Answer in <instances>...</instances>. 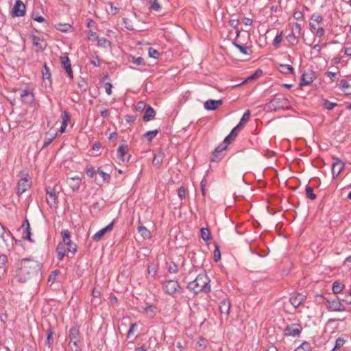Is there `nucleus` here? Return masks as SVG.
I'll return each instance as SVG.
<instances>
[{"label":"nucleus","mask_w":351,"mask_h":351,"mask_svg":"<svg viewBox=\"0 0 351 351\" xmlns=\"http://www.w3.org/2000/svg\"><path fill=\"white\" fill-rule=\"evenodd\" d=\"M301 30H302L301 24H300L298 23H295L292 25L291 32H295V34H300Z\"/></svg>","instance_id":"52"},{"label":"nucleus","mask_w":351,"mask_h":351,"mask_svg":"<svg viewBox=\"0 0 351 351\" xmlns=\"http://www.w3.org/2000/svg\"><path fill=\"white\" fill-rule=\"evenodd\" d=\"M25 14V5L21 0H17L12 8L13 17H21Z\"/></svg>","instance_id":"9"},{"label":"nucleus","mask_w":351,"mask_h":351,"mask_svg":"<svg viewBox=\"0 0 351 351\" xmlns=\"http://www.w3.org/2000/svg\"><path fill=\"white\" fill-rule=\"evenodd\" d=\"M223 104L222 99H208L205 101L204 106L207 110H215Z\"/></svg>","instance_id":"14"},{"label":"nucleus","mask_w":351,"mask_h":351,"mask_svg":"<svg viewBox=\"0 0 351 351\" xmlns=\"http://www.w3.org/2000/svg\"><path fill=\"white\" fill-rule=\"evenodd\" d=\"M295 351H311V346L309 343L305 341L299 346Z\"/></svg>","instance_id":"40"},{"label":"nucleus","mask_w":351,"mask_h":351,"mask_svg":"<svg viewBox=\"0 0 351 351\" xmlns=\"http://www.w3.org/2000/svg\"><path fill=\"white\" fill-rule=\"evenodd\" d=\"M56 29L62 32H71L73 27L71 25L65 23V24H58L56 26Z\"/></svg>","instance_id":"31"},{"label":"nucleus","mask_w":351,"mask_h":351,"mask_svg":"<svg viewBox=\"0 0 351 351\" xmlns=\"http://www.w3.org/2000/svg\"><path fill=\"white\" fill-rule=\"evenodd\" d=\"M239 23V21L238 19H230L229 21L230 25L233 27L234 29L238 28V25Z\"/></svg>","instance_id":"64"},{"label":"nucleus","mask_w":351,"mask_h":351,"mask_svg":"<svg viewBox=\"0 0 351 351\" xmlns=\"http://www.w3.org/2000/svg\"><path fill=\"white\" fill-rule=\"evenodd\" d=\"M63 244L67 246L68 252L74 254L77 251V245L71 239V234L68 230H63L61 232Z\"/></svg>","instance_id":"5"},{"label":"nucleus","mask_w":351,"mask_h":351,"mask_svg":"<svg viewBox=\"0 0 351 351\" xmlns=\"http://www.w3.org/2000/svg\"><path fill=\"white\" fill-rule=\"evenodd\" d=\"M138 226L137 227V230L138 233L143 237V239H147L151 237V232L149 230H147L144 226L142 225L141 220L139 219Z\"/></svg>","instance_id":"24"},{"label":"nucleus","mask_w":351,"mask_h":351,"mask_svg":"<svg viewBox=\"0 0 351 351\" xmlns=\"http://www.w3.org/2000/svg\"><path fill=\"white\" fill-rule=\"evenodd\" d=\"M60 62L62 66L64 68L66 72L69 75V77L71 79H73V71L69 58L67 56H61Z\"/></svg>","instance_id":"17"},{"label":"nucleus","mask_w":351,"mask_h":351,"mask_svg":"<svg viewBox=\"0 0 351 351\" xmlns=\"http://www.w3.org/2000/svg\"><path fill=\"white\" fill-rule=\"evenodd\" d=\"M302 327L298 324H292L287 325L284 329L285 336L299 337L302 332Z\"/></svg>","instance_id":"6"},{"label":"nucleus","mask_w":351,"mask_h":351,"mask_svg":"<svg viewBox=\"0 0 351 351\" xmlns=\"http://www.w3.org/2000/svg\"><path fill=\"white\" fill-rule=\"evenodd\" d=\"M230 143V141H226V138H224L223 143L218 145L213 152V156L210 159L211 161L218 162L221 159L219 157V154L227 148Z\"/></svg>","instance_id":"11"},{"label":"nucleus","mask_w":351,"mask_h":351,"mask_svg":"<svg viewBox=\"0 0 351 351\" xmlns=\"http://www.w3.org/2000/svg\"><path fill=\"white\" fill-rule=\"evenodd\" d=\"M314 80L313 73L312 72H304L302 76L300 82V86H304L311 84Z\"/></svg>","instance_id":"19"},{"label":"nucleus","mask_w":351,"mask_h":351,"mask_svg":"<svg viewBox=\"0 0 351 351\" xmlns=\"http://www.w3.org/2000/svg\"><path fill=\"white\" fill-rule=\"evenodd\" d=\"M178 271V266L174 263H171L168 268V271L171 274H176Z\"/></svg>","instance_id":"62"},{"label":"nucleus","mask_w":351,"mask_h":351,"mask_svg":"<svg viewBox=\"0 0 351 351\" xmlns=\"http://www.w3.org/2000/svg\"><path fill=\"white\" fill-rule=\"evenodd\" d=\"M311 19L317 23H320L323 21L322 16L318 14H313Z\"/></svg>","instance_id":"60"},{"label":"nucleus","mask_w":351,"mask_h":351,"mask_svg":"<svg viewBox=\"0 0 351 351\" xmlns=\"http://www.w3.org/2000/svg\"><path fill=\"white\" fill-rule=\"evenodd\" d=\"M145 312L150 316L155 315V307L152 305L147 306L143 308Z\"/></svg>","instance_id":"51"},{"label":"nucleus","mask_w":351,"mask_h":351,"mask_svg":"<svg viewBox=\"0 0 351 351\" xmlns=\"http://www.w3.org/2000/svg\"><path fill=\"white\" fill-rule=\"evenodd\" d=\"M282 36H283V33L282 32H280L275 37L274 41H273V45L275 46V47H278L280 43L282 42Z\"/></svg>","instance_id":"44"},{"label":"nucleus","mask_w":351,"mask_h":351,"mask_svg":"<svg viewBox=\"0 0 351 351\" xmlns=\"http://www.w3.org/2000/svg\"><path fill=\"white\" fill-rule=\"evenodd\" d=\"M332 167V177L336 178L344 169V163L338 158H333Z\"/></svg>","instance_id":"10"},{"label":"nucleus","mask_w":351,"mask_h":351,"mask_svg":"<svg viewBox=\"0 0 351 351\" xmlns=\"http://www.w3.org/2000/svg\"><path fill=\"white\" fill-rule=\"evenodd\" d=\"M57 258L62 260L66 255L65 246L63 243H59L56 247Z\"/></svg>","instance_id":"28"},{"label":"nucleus","mask_w":351,"mask_h":351,"mask_svg":"<svg viewBox=\"0 0 351 351\" xmlns=\"http://www.w3.org/2000/svg\"><path fill=\"white\" fill-rule=\"evenodd\" d=\"M47 202L48 204L51 207L56 204L57 197L55 193V189L51 187L47 189Z\"/></svg>","instance_id":"18"},{"label":"nucleus","mask_w":351,"mask_h":351,"mask_svg":"<svg viewBox=\"0 0 351 351\" xmlns=\"http://www.w3.org/2000/svg\"><path fill=\"white\" fill-rule=\"evenodd\" d=\"M219 311L221 315H225L227 317L230 313L231 302L228 298H224L219 303Z\"/></svg>","instance_id":"13"},{"label":"nucleus","mask_w":351,"mask_h":351,"mask_svg":"<svg viewBox=\"0 0 351 351\" xmlns=\"http://www.w3.org/2000/svg\"><path fill=\"white\" fill-rule=\"evenodd\" d=\"M178 195L180 199H184L186 197V190L184 186H180L178 189Z\"/></svg>","instance_id":"55"},{"label":"nucleus","mask_w":351,"mask_h":351,"mask_svg":"<svg viewBox=\"0 0 351 351\" xmlns=\"http://www.w3.org/2000/svg\"><path fill=\"white\" fill-rule=\"evenodd\" d=\"M106 232H107L104 230V228L101 229L93 236V240L95 241H99L104 237Z\"/></svg>","instance_id":"42"},{"label":"nucleus","mask_w":351,"mask_h":351,"mask_svg":"<svg viewBox=\"0 0 351 351\" xmlns=\"http://www.w3.org/2000/svg\"><path fill=\"white\" fill-rule=\"evenodd\" d=\"M239 134V132H237V130H234V128H233L232 130V131L230 132V133L225 138H226V141H230V143L233 141L236 136L238 135Z\"/></svg>","instance_id":"45"},{"label":"nucleus","mask_w":351,"mask_h":351,"mask_svg":"<svg viewBox=\"0 0 351 351\" xmlns=\"http://www.w3.org/2000/svg\"><path fill=\"white\" fill-rule=\"evenodd\" d=\"M164 157H165V154L163 152H160L157 153L156 154H155V156L153 158L152 163L154 165H158L161 164L163 161Z\"/></svg>","instance_id":"30"},{"label":"nucleus","mask_w":351,"mask_h":351,"mask_svg":"<svg viewBox=\"0 0 351 351\" xmlns=\"http://www.w3.org/2000/svg\"><path fill=\"white\" fill-rule=\"evenodd\" d=\"M161 7L158 1V0H153L150 6V9L152 10L158 12L160 10Z\"/></svg>","instance_id":"54"},{"label":"nucleus","mask_w":351,"mask_h":351,"mask_svg":"<svg viewBox=\"0 0 351 351\" xmlns=\"http://www.w3.org/2000/svg\"><path fill=\"white\" fill-rule=\"evenodd\" d=\"M232 45L237 47L241 53H242L243 54H245V55H250L252 53V50L245 46V45H240L239 43H237L235 40L232 41Z\"/></svg>","instance_id":"27"},{"label":"nucleus","mask_w":351,"mask_h":351,"mask_svg":"<svg viewBox=\"0 0 351 351\" xmlns=\"http://www.w3.org/2000/svg\"><path fill=\"white\" fill-rule=\"evenodd\" d=\"M20 97L23 102L29 105H32L35 99L34 95L32 91L27 89L22 90Z\"/></svg>","instance_id":"12"},{"label":"nucleus","mask_w":351,"mask_h":351,"mask_svg":"<svg viewBox=\"0 0 351 351\" xmlns=\"http://www.w3.org/2000/svg\"><path fill=\"white\" fill-rule=\"evenodd\" d=\"M61 118H62V124L60 126V132L61 133H63L65 132L66 128L67 127V125H68V122L70 119L69 113L68 112H66V110H64L62 112Z\"/></svg>","instance_id":"23"},{"label":"nucleus","mask_w":351,"mask_h":351,"mask_svg":"<svg viewBox=\"0 0 351 351\" xmlns=\"http://www.w3.org/2000/svg\"><path fill=\"white\" fill-rule=\"evenodd\" d=\"M250 111L249 110H247L243 113V114L240 120V122H241L242 123L247 122L250 119Z\"/></svg>","instance_id":"58"},{"label":"nucleus","mask_w":351,"mask_h":351,"mask_svg":"<svg viewBox=\"0 0 351 351\" xmlns=\"http://www.w3.org/2000/svg\"><path fill=\"white\" fill-rule=\"evenodd\" d=\"M263 74V71L261 70V69H258L254 74L251 75L250 77H248L245 82H248V81H250V80H252L255 78H258L259 77H261Z\"/></svg>","instance_id":"50"},{"label":"nucleus","mask_w":351,"mask_h":351,"mask_svg":"<svg viewBox=\"0 0 351 351\" xmlns=\"http://www.w3.org/2000/svg\"><path fill=\"white\" fill-rule=\"evenodd\" d=\"M42 264L32 258H23L17 264L15 278L19 282H25L41 269Z\"/></svg>","instance_id":"1"},{"label":"nucleus","mask_w":351,"mask_h":351,"mask_svg":"<svg viewBox=\"0 0 351 351\" xmlns=\"http://www.w3.org/2000/svg\"><path fill=\"white\" fill-rule=\"evenodd\" d=\"M98 173L102 177L104 182H109L110 179V174L104 172L100 169H98Z\"/></svg>","instance_id":"53"},{"label":"nucleus","mask_w":351,"mask_h":351,"mask_svg":"<svg viewBox=\"0 0 351 351\" xmlns=\"http://www.w3.org/2000/svg\"><path fill=\"white\" fill-rule=\"evenodd\" d=\"M146 108V104L145 101H141L137 103L136 106V110L138 112H141Z\"/></svg>","instance_id":"57"},{"label":"nucleus","mask_w":351,"mask_h":351,"mask_svg":"<svg viewBox=\"0 0 351 351\" xmlns=\"http://www.w3.org/2000/svg\"><path fill=\"white\" fill-rule=\"evenodd\" d=\"M214 259L216 262L221 259V252L219 247L217 245L214 250Z\"/></svg>","instance_id":"59"},{"label":"nucleus","mask_w":351,"mask_h":351,"mask_svg":"<svg viewBox=\"0 0 351 351\" xmlns=\"http://www.w3.org/2000/svg\"><path fill=\"white\" fill-rule=\"evenodd\" d=\"M66 183L73 191H77L81 185V179L79 176H74L66 180Z\"/></svg>","instance_id":"16"},{"label":"nucleus","mask_w":351,"mask_h":351,"mask_svg":"<svg viewBox=\"0 0 351 351\" xmlns=\"http://www.w3.org/2000/svg\"><path fill=\"white\" fill-rule=\"evenodd\" d=\"M290 107L289 100L280 95H275L274 97L265 105L264 110L268 112H276L279 110L288 109Z\"/></svg>","instance_id":"3"},{"label":"nucleus","mask_w":351,"mask_h":351,"mask_svg":"<svg viewBox=\"0 0 351 351\" xmlns=\"http://www.w3.org/2000/svg\"><path fill=\"white\" fill-rule=\"evenodd\" d=\"M32 19L38 23H43L45 21V18L40 15L38 12H33L32 14Z\"/></svg>","instance_id":"46"},{"label":"nucleus","mask_w":351,"mask_h":351,"mask_svg":"<svg viewBox=\"0 0 351 351\" xmlns=\"http://www.w3.org/2000/svg\"><path fill=\"white\" fill-rule=\"evenodd\" d=\"M324 29L322 27H317L316 31L314 32L315 36L319 38H322L324 35Z\"/></svg>","instance_id":"61"},{"label":"nucleus","mask_w":351,"mask_h":351,"mask_svg":"<svg viewBox=\"0 0 351 351\" xmlns=\"http://www.w3.org/2000/svg\"><path fill=\"white\" fill-rule=\"evenodd\" d=\"M209 282L210 280L207 275L206 274H200L194 280L189 283L187 287L195 294L201 292L208 293L210 291Z\"/></svg>","instance_id":"2"},{"label":"nucleus","mask_w":351,"mask_h":351,"mask_svg":"<svg viewBox=\"0 0 351 351\" xmlns=\"http://www.w3.org/2000/svg\"><path fill=\"white\" fill-rule=\"evenodd\" d=\"M128 152V148L127 145H121L118 147V157L121 161L124 162L129 160L130 156L127 157Z\"/></svg>","instance_id":"21"},{"label":"nucleus","mask_w":351,"mask_h":351,"mask_svg":"<svg viewBox=\"0 0 351 351\" xmlns=\"http://www.w3.org/2000/svg\"><path fill=\"white\" fill-rule=\"evenodd\" d=\"M86 173L90 178H93L95 173H96V171L95 168L92 165H87L86 167Z\"/></svg>","instance_id":"48"},{"label":"nucleus","mask_w":351,"mask_h":351,"mask_svg":"<svg viewBox=\"0 0 351 351\" xmlns=\"http://www.w3.org/2000/svg\"><path fill=\"white\" fill-rule=\"evenodd\" d=\"M79 329L77 327H73L69 330V339L70 340L79 339Z\"/></svg>","instance_id":"33"},{"label":"nucleus","mask_w":351,"mask_h":351,"mask_svg":"<svg viewBox=\"0 0 351 351\" xmlns=\"http://www.w3.org/2000/svg\"><path fill=\"white\" fill-rule=\"evenodd\" d=\"M156 116V112L154 108L149 106L145 108V111L144 115L143 117V120L145 122H148L151 120H153Z\"/></svg>","instance_id":"22"},{"label":"nucleus","mask_w":351,"mask_h":351,"mask_svg":"<svg viewBox=\"0 0 351 351\" xmlns=\"http://www.w3.org/2000/svg\"><path fill=\"white\" fill-rule=\"evenodd\" d=\"M70 348L72 351H82L80 339L70 340Z\"/></svg>","instance_id":"32"},{"label":"nucleus","mask_w":351,"mask_h":351,"mask_svg":"<svg viewBox=\"0 0 351 351\" xmlns=\"http://www.w3.org/2000/svg\"><path fill=\"white\" fill-rule=\"evenodd\" d=\"M278 71L285 75L294 74V69L290 64H280L278 66Z\"/></svg>","instance_id":"26"},{"label":"nucleus","mask_w":351,"mask_h":351,"mask_svg":"<svg viewBox=\"0 0 351 351\" xmlns=\"http://www.w3.org/2000/svg\"><path fill=\"white\" fill-rule=\"evenodd\" d=\"M344 285L339 281H335L332 284V290L333 293L338 294L342 291Z\"/></svg>","instance_id":"29"},{"label":"nucleus","mask_w":351,"mask_h":351,"mask_svg":"<svg viewBox=\"0 0 351 351\" xmlns=\"http://www.w3.org/2000/svg\"><path fill=\"white\" fill-rule=\"evenodd\" d=\"M295 34H296L295 32H291L286 37L287 40L291 45H295L298 43V39Z\"/></svg>","instance_id":"35"},{"label":"nucleus","mask_w":351,"mask_h":351,"mask_svg":"<svg viewBox=\"0 0 351 351\" xmlns=\"http://www.w3.org/2000/svg\"><path fill=\"white\" fill-rule=\"evenodd\" d=\"M337 106L336 103L331 102L327 99L322 100V106L326 110H332Z\"/></svg>","instance_id":"39"},{"label":"nucleus","mask_w":351,"mask_h":351,"mask_svg":"<svg viewBox=\"0 0 351 351\" xmlns=\"http://www.w3.org/2000/svg\"><path fill=\"white\" fill-rule=\"evenodd\" d=\"M40 41H42V40L40 38V37L33 36V37H32L33 45L36 47H39L40 49L43 50L44 47L41 45Z\"/></svg>","instance_id":"47"},{"label":"nucleus","mask_w":351,"mask_h":351,"mask_svg":"<svg viewBox=\"0 0 351 351\" xmlns=\"http://www.w3.org/2000/svg\"><path fill=\"white\" fill-rule=\"evenodd\" d=\"M97 45L100 47H110V42L106 38H98L97 37Z\"/></svg>","instance_id":"43"},{"label":"nucleus","mask_w":351,"mask_h":351,"mask_svg":"<svg viewBox=\"0 0 351 351\" xmlns=\"http://www.w3.org/2000/svg\"><path fill=\"white\" fill-rule=\"evenodd\" d=\"M32 181L28 175L21 178L17 184V193L21 195L25 192L31 186Z\"/></svg>","instance_id":"8"},{"label":"nucleus","mask_w":351,"mask_h":351,"mask_svg":"<svg viewBox=\"0 0 351 351\" xmlns=\"http://www.w3.org/2000/svg\"><path fill=\"white\" fill-rule=\"evenodd\" d=\"M345 343V340L341 338V337H339L336 339V341H335V345L334 346V349H339L341 347H342Z\"/></svg>","instance_id":"56"},{"label":"nucleus","mask_w":351,"mask_h":351,"mask_svg":"<svg viewBox=\"0 0 351 351\" xmlns=\"http://www.w3.org/2000/svg\"><path fill=\"white\" fill-rule=\"evenodd\" d=\"M338 87L346 95L351 94V86L347 80H341L338 84Z\"/></svg>","instance_id":"25"},{"label":"nucleus","mask_w":351,"mask_h":351,"mask_svg":"<svg viewBox=\"0 0 351 351\" xmlns=\"http://www.w3.org/2000/svg\"><path fill=\"white\" fill-rule=\"evenodd\" d=\"M306 196L307 198L314 200L316 199V195L313 193V189L311 186H306Z\"/></svg>","instance_id":"38"},{"label":"nucleus","mask_w":351,"mask_h":351,"mask_svg":"<svg viewBox=\"0 0 351 351\" xmlns=\"http://www.w3.org/2000/svg\"><path fill=\"white\" fill-rule=\"evenodd\" d=\"M158 132L159 131L157 129L149 130L144 134V136L147 137L148 141L151 142L156 137Z\"/></svg>","instance_id":"37"},{"label":"nucleus","mask_w":351,"mask_h":351,"mask_svg":"<svg viewBox=\"0 0 351 351\" xmlns=\"http://www.w3.org/2000/svg\"><path fill=\"white\" fill-rule=\"evenodd\" d=\"M148 54L149 57L157 59L159 56V52L153 47H149L148 49Z\"/></svg>","instance_id":"49"},{"label":"nucleus","mask_w":351,"mask_h":351,"mask_svg":"<svg viewBox=\"0 0 351 351\" xmlns=\"http://www.w3.org/2000/svg\"><path fill=\"white\" fill-rule=\"evenodd\" d=\"M147 273L149 275L152 276V277L155 276L156 274V269L154 266L148 265L147 267Z\"/></svg>","instance_id":"63"},{"label":"nucleus","mask_w":351,"mask_h":351,"mask_svg":"<svg viewBox=\"0 0 351 351\" xmlns=\"http://www.w3.org/2000/svg\"><path fill=\"white\" fill-rule=\"evenodd\" d=\"M201 237L205 241H207L210 238V230L206 228H202L200 230Z\"/></svg>","instance_id":"36"},{"label":"nucleus","mask_w":351,"mask_h":351,"mask_svg":"<svg viewBox=\"0 0 351 351\" xmlns=\"http://www.w3.org/2000/svg\"><path fill=\"white\" fill-rule=\"evenodd\" d=\"M305 298V295L302 293H294L291 295L289 302L296 308L302 303Z\"/></svg>","instance_id":"15"},{"label":"nucleus","mask_w":351,"mask_h":351,"mask_svg":"<svg viewBox=\"0 0 351 351\" xmlns=\"http://www.w3.org/2000/svg\"><path fill=\"white\" fill-rule=\"evenodd\" d=\"M326 307L329 311L342 312L346 310V306L339 299L326 300Z\"/></svg>","instance_id":"7"},{"label":"nucleus","mask_w":351,"mask_h":351,"mask_svg":"<svg viewBox=\"0 0 351 351\" xmlns=\"http://www.w3.org/2000/svg\"><path fill=\"white\" fill-rule=\"evenodd\" d=\"M162 287L164 291L169 295L180 293L182 289L178 281L174 280H166L162 284Z\"/></svg>","instance_id":"4"},{"label":"nucleus","mask_w":351,"mask_h":351,"mask_svg":"<svg viewBox=\"0 0 351 351\" xmlns=\"http://www.w3.org/2000/svg\"><path fill=\"white\" fill-rule=\"evenodd\" d=\"M128 61L136 65H145L144 59L142 57L135 58L134 56L129 57Z\"/></svg>","instance_id":"34"},{"label":"nucleus","mask_w":351,"mask_h":351,"mask_svg":"<svg viewBox=\"0 0 351 351\" xmlns=\"http://www.w3.org/2000/svg\"><path fill=\"white\" fill-rule=\"evenodd\" d=\"M43 77L44 80H48L51 82V73L49 68L47 66V64L43 65Z\"/></svg>","instance_id":"41"},{"label":"nucleus","mask_w":351,"mask_h":351,"mask_svg":"<svg viewBox=\"0 0 351 351\" xmlns=\"http://www.w3.org/2000/svg\"><path fill=\"white\" fill-rule=\"evenodd\" d=\"M21 228L24 230L23 234V239L27 240L29 241L32 242V239H31V232H30V225L29 223V221L25 219L22 224Z\"/></svg>","instance_id":"20"}]
</instances>
